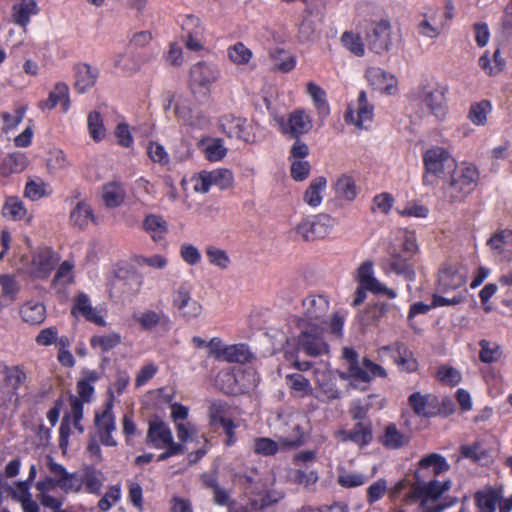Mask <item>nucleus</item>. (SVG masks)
Masks as SVG:
<instances>
[{
	"label": "nucleus",
	"instance_id": "obj_1",
	"mask_svg": "<svg viewBox=\"0 0 512 512\" xmlns=\"http://www.w3.org/2000/svg\"><path fill=\"white\" fill-rule=\"evenodd\" d=\"M479 172L473 165L456 168L447 185L443 187L444 199L450 204L463 202L478 185Z\"/></svg>",
	"mask_w": 512,
	"mask_h": 512
},
{
	"label": "nucleus",
	"instance_id": "obj_2",
	"mask_svg": "<svg viewBox=\"0 0 512 512\" xmlns=\"http://www.w3.org/2000/svg\"><path fill=\"white\" fill-rule=\"evenodd\" d=\"M300 334L296 339L297 350L308 356L317 357L328 352V344L323 338L327 326L298 322Z\"/></svg>",
	"mask_w": 512,
	"mask_h": 512
},
{
	"label": "nucleus",
	"instance_id": "obj_3",
	"mask_svg": "<svg viewBox=\"0 0 512 512\" xmlns=\"http://www.w3.org/2000/svg\"><path fill=\"white\" fill-rule=\"evenodd\" d=\"M334 226V219L326 213L311 215L301 220L295 227V232L304 241L310 242L325 238Z\"/></svg>",
	"mask_w": 512,
	"mask_h": 512
},
{
	"label": "nucleus",
	"instance_id": "obj_4",
	"mask_svg": "<svg viewBox=\"0 0 512 512\" xmlns=\"http://www.w3.org/2000/svg\"><path fill=\"white\" fill-rule=\"evenodd\" d=\"M445 93L446 89L442 86H424L418 92L417 100L429 114L441 120L447 114Z\"/></svg>",
	"mask_w": 512,
	"mask_h": 512
},
{
	"label": "nucleus",
	"instance_id": "obj_5",
	"mask_svg": "<svg viewBox=\"0 0 512 512\" xmlns=\"http://www.w3.org/2000/svg\"><path fill=\"white\" fill-rule=\"evenodd\" d=\"M426 173L423 176L424 184H432L430 175L440 176L446 168L455 166V161L450 153L442 147L428 149L423 155Z\"/></svg>",
	"mask_w": 512,
	"mask_h": 512
},
{
	"label": "nucleus",
	"instance_id": "obj_6",
	"mask_svg": "<svg viewBox=\"0 0 512 512\" xmlns=\"http://www.w3.org/2000/svg\"><path fill=\"white\" fill-rule=\"evenodd\" d=\"M220 78V70L215 64L200 61L190 69L189 86L193 93L203 89L204 94L209 92L213 83Z\"/></svg>",
	"mask_w": 512,
	"mask_h": 512
},
{
	"label": "nucleus",
	"instance_id": "obj_7",
	"mask_svg": "<svg viewBox=\"0 0 512 512\" xmlns=\"http://www.w3.org/2000/svg\"><path fill=\"white\" fill-rule=\"evenodd\" d=\"M60 261L59 255L49 247L38 248L32 255L27 273L35 279H46Z\"/></svg>",
	"mask_w": 512,
	"mask_h": 512
},
{
	"label": "nucleus",
	"instance_id": "obj_8",
	"mask_svg": "<svg viewBox=\"0 0 512 512\" xmlns=\"http://www.w3.org/2000/svg\"><path fill=\"white\" fill-rule=\"evenodd\" d=\"M304 317L298 322L308 324H320L327 326V313L329 311V301L322 295L308 296L303 300Z\"/></svg>",
	"mask_w": 512,
	"mask_h": 512
},
{
	"label": "nucleus",
	"instance_id": "obj_9",
	"mask_svg": "<svg viewBox=\"0 0 512 512\" xmlns=\"http://www.w3.org/2000/svg\"><path fill=\"white\" fill-rule=\"evenodd\" d=\"M391 25L387 20L373 24L366 32L367 47L374 53L381 54L390 49Z\"/></svg>",
	"mask_w": 512,
	"mask_h": 512
},
{
	"label": "nucleus",
	"instance_id": "obj_10",
	"mask_svg": "<svg viewBox=\"0 0 512 512\" xmlns=\"http://www.w3.org/2000/svg\"><path fill=\"white\" fill-rule=\"evenodd\" d=\"M452 483L450 480L440 482L435 478L429 479L423 483H413L409 492V498L421 499L423 502L439 499L446 491L450 490Z\"/></svg>",
	"mask_w": 512,
	"mask_h": 512
},
{
	"label": "nucleus",
	"instance_id": "obj_11",
	"mask_svg": "<svg viewBox=\"0 0 512 512\" xmlns=\"http://www.w3.org/2000/svg\"><path fill=\"white\" fill-rule=\"evenodd\" d=\"M449 467L446 459L440 454H429L419 461L418 468L414 474V483H423L429 479L435 478L439 474L447 471Z\"/></svg>",
	"mask_w": 512,
	"mask_h": 512
},
{
	"label": "nucleus",
	"instance_id": "obj_12",
	"mask_svg": "<svg viewBox=\"0 0 512 512\" xmlns=\"http://www.w3.org/2000/svg\"><path fill=\"white\" fill-rule=\"evenodd\" d=\"M280 125L283 134L292 139L300 138L301 135L310 132L313 127L311 117L303 109L292 111L286 122L281 119Z\"/></svg>",
	"mask_w": 512,
	"mask_h": 512
},
{
	"label": "nucleus",
	"instance_id": "obj_13",
	"mask_svg": "<svg viewBox=\"0 0 512 512\" xmlns=\"http://www.w3.org/2000/svg\"><path fill=\"white\" fill-rule=\"evenodd\" d=\"M173 440L171 429L157 415L149 419L146 443L156 449L165 448Z\"/></svg>",
	"mask_w": 512,
	"mask_h": 512
},
{
	"label": "nucleus",
	"instance_id": "obj_14",
	"mask_svg": "<svg viewBox=\"0 0 512 512\" xmlns=\"http://www.w3.org/2000/svg\"><path fill=\"white\" fill-rule=\"evenodd\" d=\"M357 280L363 288L375 294H386L393 299L397 296L396 292L387 288L373 276V263L371 261L363 262L357 270Z\"/></svg>",
	"mask_w": 512,
	"mask_h": 512
},
{
	"label": "nucleus",
	"instance_id": "obj_15",
	"mask_svg": "<svg viewBox=\"0 0 512 512\" xmlns=\"http://www.w3.org/2000/svg\"><path fill=\"white\" fill-rule=\"evenodd\" d=\"M173 305L187 319L196 318L202 310L199 302L191 298V289L187 285H181L175 291Z\"/></svg>",
	"mask_w": 512,
	"mask_h": 512
},
{
	"label": "nucleus",
	"instance_id": "obj_16",
	"mask_svg": "<svg viewBox=\"0 0 512 512\" xmlns=\"http://www.w3.org/2000/svg\"><path fill=\"white\" fill-rule=\"evenodd\" d=\"M373 111L374 107L368 102L366 92L361 91L357 99L356 115L349 107L345 114V120L360 129L366 128L365 124L372 121Z\"/></svg>",
	"mask_w": 512,
	"mask_h": 512
},
{
	"label": "nucleus",
	"instance_id": "obj_17",
	"mask_svg": "<svg viewBox=\"0 0 512 512\" xmlns=\"http://www.w3.org/2000/svg\"><path fill=\"white\" fill-rule=\"evenodd\" d=\"M71 313L74 316L81 315L87 321L95 323L99 326L105 325L103 316L100 315L96 308L92 307L88 295L83 292L79 293L75 297Z\"/></svg>",
	"mask_w": 512,
	"mask_h": 512
},
{
	"label": "nucleus",
	"instance_id": "obj_18",
	"mask_svg": "<svg viewBox=\"0 0 512 512\" xmlns=\"http://www.w3.org/2000/svg\"><path fill=\"white\" fill-rule=\"evenodd\" d=\"M408 402L414 413L418 416L430 418L438 412V400L435 396L414 392L409 396Z\"/></svg>",
	"mask_w": 512,
	"mask_h": 512
},
{
	"label": "nucleus",
	"instance_id": "obj_19",
	"mask_svg": "<svg viewBox=\"0 0 512 512\" xmlns=\"http://www.w3.org/2000/svg\"><path fill=\"white\" fill-rule=\"evenodd\" d=\"M338 437L344 442L351 441L360 447L366 446L373 438L371 422H357L351 430L339 431Z\"/></svg>",
	"mask_w": 512,
	"mask_h": 512
},
{
	"label": "nucleus",
	"instance_id": "obj_20",
	"mask_svg": "<svg viewBox=\"0 0 512 512\" xmlns=\"http://www.w3.org/2000/svg\"><path fill=\"white\" fill-rule=\"evenodd\" d=\"M220 127L229 138H237L245 142L249 141L250 133L246 119L226 115L221 118Z\"/></svg>",
	"mask_w": 512,
	"mask_h": 512
},
{
	"label": "nucleus",
	"instance_id": "obj_21",
	"mask_svg": "<svg viewBox=\"0 0 512 512\" xmlns=\"http://www.w3.org/2000/svg\"><path fill=\"white\" fill-rule=\"evenodd\" d=\"M365 76L374 89L392 94L396 90L395 77L379 67H370L366 70Z\"/></svg>",
	"mask_w": 512,
	"mask_h": 512
},
{
	"label": "nucleus",
	"instance_id": "obj_22",
	"mask_svg": "<svg viewBox=\"0 0 512 512\" xmlns=\"http://www.w3.org/2000/svg\"><path fill=\"white\" fill-rule=\"evenodd\" d=\"M74 87L78 93H85L91 89L97 81L99 70L89 64L81 63L75 66Z\"/></svg>",
	"mask_w": 512,
	"mask_h": 512
},
{
	"label": "nucleus",
	"instance_id": "obj_23",
	"mask_svg": "<svg viewBox=\"0 0 512 512\" xmlns=\"http://www.w3.org/2000/svg\"><path fill=\"white\" fill-rule=\"evenodd\" d=\"M383 350L391 351L393 353L395 363L407 372H414L417 370L418 363L414 358L413 353L406 347L405 344L396 342L390 346H385Z\"/></svg>",
	"mask_w": 512,
	"mask_h": 512
},
{
	"label": "nucleus",
	"instance_id": "obj_24",
	"mask_svg": "<svg viewBox=\"0 0 512 512\" xmlns=\"http://www.w3.org/2000/svg\"><path fill=\"white\" fill-rule=\"evenodd\" d=\"M101 196L107 208H117L126 198L125 186L117 180L109 181L102 186Z\"/></svg>",
	"mask_w": 512,
	"mask_h": 512
},
{
	"label": "nucleus",
	"instance_id": "obj_25",
	"mask_svg": "<svg viewBox=\"0 0 512 512\" xmlns=\"http://www.w3.org/2000/svg\"><path fill=\"white\" fill-rule=\"evenodd\" d=\"M389 268L392 272L403 276L408 281H413L415 279L412 257L405 255L403 252H397L394 250L390 253Z\"/></svg>",
	"mask_w": 512,
	"mask_h": 512
},
{
	"label": "nucleus",
	"instance_id": "obj_26",
	"mask_svg": "<svg viewBox=\"0 0 512 512\" xmlns=\"http://www.w3.org/2000/svg\"><path fill=\"white\" fill-rule=\"evenodd\" d=\"M58 104L62 105L63 112H67L70 107L69 87L64 82H58L54 89L49 93L48 99L39 103V107L44 109H53Z\"/></svg>",
	"mask_w": 512,
	"mask_h": 512
},
{
	"label": "nucleus",
	"instance_id": "obj_27",
	"mask_svg": "<svg viewBox=\"0 0 512 512\" xmlns=\"http://www.w3.org/2000/svg\"><path fill=\"white\" fill-rule=\"evenodd\" d=\"M201 481L205 488L212 490L214 504L218 506H227V508L229 507L232 502L230 499V493L226 489L220 487L216 472L203 473L201 475Z\"/></svg>",
	"mask_w": 512,
	"mask_h": 512
},
{
	"label": "nucleus",
	"instance_id": "obj_28",
	"mask_svg": "<svg viewBox=\"0 0 512 512\" xmlns=\"http://www.w3.org/2000/svg\"><path fill=\"white\" fill-rule=\"evenodd\" d=\"M466 282L465 276L455 267H444L438 274V286L442 292L455 290L462 287Z\"/></svg>",
	"mask_w": 512,
	"mask_h": 512
},
{
	"label": "nucleus",
	"instance_id": "obj_29",
	"mask_svg": "<svg viewBox=\"0 0 512 512\" xmlns=\"http://www.w3.org/2000/svg\"><path fill=\"white\" fill-rule=\"evenodd\" d=\"M488 245L503 259H512V231L504 229L496 232L489 240Z\"/></svg>",
	"mask_w": 512,
	"mask_h": 512
},
{
	"label": "nucleus",
	"instance_id": "obj_30",
	"mask_svg": "<svg viewBox=\"0 0 512 512\" xmlns=\"http://www.w3.org/2000/svg\"><path fill=\"white\" fill-rule=\"evenodd\" d=\"M70 222L79 230L86 229L89 222L96 223L91 206L84 201H79L70 213Z\"/></svg>",
	"mask_w": 512,
	"mask_h": 512
},
{
	"label": "nucleus",
	"instance_id": "obj_31",
	"mask_svg": "<svg viewBox=\"0 0 512 512\" xmlns=\"http://www.w3.org/2000/svg\"><path fill=\"white\" fill-rule=\"evenodd\" d=\"M37 13V4L34 0H22L13 5L12 19L15 24L25 28L30 21V17Z\"/></svg>",
	"mask_w": 512,
	"mask_h": 512
},
{
	"label": "nucleus",
	"instance_id": "obj_32",
	"mask_svg": "<svg viewBox=\"0 0 512 512\" xmlns=\"http://www.w3.org/2000/svg\"><path fill=\"white\" fill-rule=\"evenodd\" d=\"M20 315L24 322L39 325L46 318V308L40 302L27 301L20 308Z\"/></svg>",
	"mask_w": 512,
	"mask_h": 512
},
{
	"label": "nucleus",
	"instance_id": "obj_33",
	"mask_svg": "<svg viewBox=\"0 0 512 512\" xmlns=\"http://www.w3.org/2000/svg\"><path fill=\"white\" fill-rule=\"evenodd\" d=\"M97 433L100 432H114L116 430V421L113 414V399L112 397L105 403L104 410L99 413L96 412L94 419Z\"/></svg>",
	"mask_w": 512,
	"mask_h": 512
},
{
	"label": "nucleus",
	"instance_id": "obj_34",
	"mask_svg": "<svg viewBox=\"0 0 512 512\" xmlns=\"http://www.w3.org/2000/svg\"><path fill=\"white\" fill-rule=\"evenodd\" d=\"M306 91L312 98L319 118L324 120L330 114V107L326 100V92L314 82H309L307 84Z\"/></svg>",
	"mask_w": 512,
	"mask_h": 512
},
{
	"label": "nucleus",
	"instance_id": "obj_35",
	"mask_svg": "<svg viewBox=\"0 0 512 512\" xmlns=\"http://www.w3.org/2000/svg\"><path fill=\"white\" fill-rule=\"evenodd\" d=\"M205 157L209 161H220L226 156L227 149L220 138H203L199 141Z\"/></svg>",
	"mask_w": 512,
	"mask_h": 512
},
{
	"label": "nucleus",
	"instance_id": "obj_36",
	"mask_svg": "<svg viewBox=\"0 0 512 512\" xmlns=\"http://www.w3.org/2000/svg\"><path fill=\"white\" fill-rule=\"evenodd\" d=\"M380 442L389 449H400L409 444V437L400 432L395 424L390 423L386 426Z\"/></svg>",
	"mask_w": 512,
	"mask_h": 512
},
{
	"label": "nucleus",
	"instance_id": "obj_37",
	"mask_svg": "<svg viewBox=\"0 0 512 512\" xmlns=\"http://www.w3.org/2000/svg\"><path fill=\"white\" fill-rule=\"evenodd\" d=\"M144 230L154 241H160L168 232L167 222L159 215L149 214L143 221Z\"/></svg>",
	"mask_w": 512,
	"mask_h": 512
},
{
	"label": "nucleus",
	"instance_id": "obj_38",
	"mask_svg": "<svg viewBox=\"0 0 512 512\" xmlns=\"http://www.w3.org/2000/svg\"><path fill=\"white\" fill-rule=\"evenodd\" d=\"M258 476V470L256 468H252L249 472L234 473L233 480L246 491L259 495L261 491L258 487V484L260 483V478Z\"/></svg>",
	"mask_w": 512,
	"mask_h": 512
},
{
	"label": "nucleus",
	"instance_id": "obj_39",
	"mask_svg": "<svg viewBox=\"0 0 512 512\" xmlns=\"http://www.w3.org/2000/svg\"><path fill=\"white\" fill-rule=\"evenodd\" d=\"M501 498L500 492L495 489L486 492L479 491L475 494V502L479 512H495Z\"/></svg>",
	"mask_w": 512,
	"mask_h": 512
},
{
	"label": "nucleus",
	"instance_id": "obj_40",
	"mask_svg": "<svg viewBox=\"0 0 512 512\" xmlns=\"http://www.w3.org/2000/svg\"><path fill=\"white\" fill-rule=\"evenodd\" d=\"M326 178L317 177L313 179L304 193V201L311 207H317L322 202V192L326 188Z\"/></svg>",
	"mask_w": 512,
	"mask_h": 512
},
{
	"label": "nucleus",
	"instance_id": "obj_41",
	"mask_svg": "<svg viewBox=\"0 0 512 512\" xmlns=\"http://www.w3.org/2000/svg\"><path fill=\"white\" fill-rule=\"evenodd\" d=\"M135 318L144 330H152L158 325H168L170 323L169 317L162 311L147 310Z\"/></svg>",
	"mask_w": 512,
	"mask_h": 512
},
{
	"label": "nucleus",
	"instance_id": "obj_42",
	"mask_svg": "<svg viewBox=\"0 0 512 512\" xmlns=\"http://www.w3.org/2000/svg\"><path fill=\"white\" fill-rule=\"evenodd\" d=\"M337 197L352 201L357 195L356 184L354 179L348 175H341L334 185Z\"/></svg>",
	"mask_w": 512,
	"mask_h": 512
},
{
	"label": "nucleus",
	"instance_id": "obj_43",
	"mask_svg": "<svg viewBox=\"0 0 512 512\" xmlns=\"http://www.w3.org/2000/svg\"><path fill=\"white\" fill-rule=\"evenodd\" d=\"M492 105L489 100H481L480 102H476L471 104L468 118L469 120L478 126H483L487 122V115L491 112Z\"/></svg>",
	"mask_w": 512,
	"mask_h": 512
},
{
	"label": "nucleus",
	"instance_id": "obj_44",
	"mask_svg": "<svg viewBox=\"0 0 512 512\" xmlns=\"http://www.w3.org/2000/svg\"><path fill=\"white\" fill-rule=\"evenodd\" d=\"M221 355L223 360L230 363H245L250 361L252 357L247 347L243 344L225 347Z\"/></svg>",
	"mask_w": 512,
	"mask_h": 512
},
{
	"label": "nucleus",
	"instance_id": "obj_45",
	"mask_svg": "<svg viewBox=\"0 0 512 512\" xmlns=\"http://www.w3.org/2000/svg\"><path fill=\"white\" fill-rule=\"evenodd\" d=\"M286 383L293 393L303 397L312 393L310 381L300 373H292L286 376Z\"/></svg>",
	"mask_w": 512,
	"mask_h": 512
},
{
	"label": "nucleus",
	"instance_id": "obj_46",
	"mask_svg": "<svg viewBox=\"0 0 512 512\" xmlns=\"http://www.w3.org/2000/svg\"><path fill=\"white\" fill-rule=\"evenodd\" d=\"M480 353L479 359L483 363H494L502 357V349L499 344L482 339L479 342Z\"/></svg>",
	"mask_w": 512,
	"mask_h": 512
},
{
	"label": "nucleus",
	"instance_id": "obj_47",
	"mask_svg": "<svg viewBox=\"0 0 512 512\" xmlns=\"http://www.w3.org/2000/svg\"><path fill=\"white\" fill-rule=\"evenodd\" d=\"M121 343L119 333L113 332L108 335L93 336L90 339V345L94 349H100L102 352H108Z\"/></svg>",
	"mask_w": 512,
	"mask_h": 512
},
{
	"label": "nucleus",
	"instance_id": "obj_48",
	"mask_svg": "<svg viewBox=\"0 0 512 512\" xmlns=\"http://www.w3.org/2000/svg\"><path fill=\"white\" fill-rule=\"evenodd\" d=\"M88 130L91 138L95 141L102 140L106 135L103 119L99 112L92 111L87 118Z\"/></svg>",
	"mask_w": 512,
	"mask_h": 512
},
{
	"label": "nucleus",
	"instance_id": "obj_49",
	"mask_svg": "<svg viewBox=\"0 0 512 512\" xmlns=\"http://www.w3.org/2000/svg\"><path fill=\"white\" fill-rule=\"evenodd\" d=\"M5 382L17 394L19 387L26 381V373L20 366L5 367Z\"/></svg>",
	"mask_w": 512,
	"mask_h": 512
},
{
	"label": "nucleus",
	"instance_id": "obj_50",
	"mask_svg": "<svg viewBox=\"0 0 512 512\" xmlns=\"http://www.w3.org/2000/svg\"><path fill=\"white\" fill-rule=\"evenodd\" d=\"M1 296L9 299V301L16 300L17 294L20 290L16 278L12 275H0Z\"/></svg>",
	"mask_w": 512,
	"mask_h": 512
},
{
	"label": "nucleus",
	"instance_id": "obj_51",
	"mask_svg": "<svg viewBox=\"0 0 512 512\" xmlns=\"http://www.w3.org/2000/svg\"><path fill=\"white\" fill-rule=\"evenodd\" d=\"M391 307V304L383 302H378L367 307L364 313V321L367 324L377 323L380 319L386 316Z\"/></svg>",
	"mask_w": 512,
	"mask_h": 512
},
{
	"label": "nucleus",
	"instance_id": "obj_52",
	"mask_svg": "<svg viewBox=\"0 0 512 512\" xmlns=\"http://www.w3.org/2000/svg\"><path fill=\"white\" fill-rule=\"evenodd\" d=\"M343 46L356 56L364 55V44L358 34L344 32L341 36Z\"/></svg>",
	"mask_w": 512,
	"mask_h": 512
},
{
	"label": "nucleus",
	"instance_id": "obj_53",
	"mask_svg": "<svg viewBox=\"0 0 512 512\" xmlns=\"http://www.w3.org/2000/svg\"><path fill=\"white\" fill-rule=\"evenodd\" d=\"M69 403L71 407L70 411V420L72 419V423L74 428L79 432H84V427L81 424V421L83 419V406L82 401L79 400L75 395L71 394L69 396Z\"/></svg>",
	"mask_w": 512,
	"mask_h": 512
},
{
	"label": "nucleus",
	"instance_id": "obj_54",
	"mask_svg": "<svg viewBox=\"0 0 512 512\" xmlns=\"http://www.w3.org/2000/svg\"><path fill=\"white\" fill-rule=\"evenodd\" d=\"M2 213L5 217H9L12 220H21L25 216L26 210L20 200L11 197L6 201Z\"/></svg>",
	"mask_w": 512,
	"mask_h": 512
},
{
	"label": "nucleus",
	"instance_id": "obj_55",
	"mask_svg": "<svg viewBox=\"0 0 512 512\" xmlns=\"http://www.w3.org/2000/svg\"><path fill=\"white\" fill-rule=\"evenodd\" d=\"M228 56L236 64H246L252 57V52L243 43L237 42L228 49Z\"/></svg>",
	"mask_w": 512,
	"mask_h": 512
},
{
	"label": "nucleus",
	"instance_id": "obj_56",
	"mask_svg": "<svg viewBox=\"0 0 512 512\" xmlns=\"http://www.w3.org/2000/svg\"><path fill=\"white\" fill-rule=\"evenodd\" d=\"M147 154L149 158L162 166H166L170 162V158L165 148L157 142H149L147 146Z\"/></svg>",
	"mask_w": 512,
	"mask_h": 512
},
{
	"label": "nucleus",
	"instance_id": "obj_57",
	"mask_svg": "<svg viewBox=\"0 0 512 512\" xmlns=\"http://www.w3.org/2000/svg\"><path fill=\"white\" fill-rule=\"evenodd\" d=\"M211 177L212 186L226 189L232 185L233 175L228 169H217L208 172Z\"/></svg>",
	"mask_w": 512,
	"mask_h": 512
},
{
	"label": "nucleus",
	"instance_id": "obj_58",
	"mask_svg": "<svg viewBox=\"0 0 512 512\" xmlns=\"http://www.w3.org/2000/svg\"><path fill=\"white\" fill-rule=\"evenodd\" d=\"M31 483L29 481H18L16 483L17 490H15L12 486L9 484L3 485V487L6 489V491L9 492L12 499L22 503L24 499H32L31 493L29 492Z\"/></svg>",
	"mask_w": 512,
	"mask_h": 512
},
{
	"label": "nucleus",
	"instance_id": "obj_59",
	"mask_svg": "<svg viewBox=\"0 0 512 512\" xmlns=\"http://www.w3.org/2000/svg\"><path fill=\"white\" fill-rule=\"evenodd\" d=\"M206 255L211 264L221 269H226L230 264L227 253L222 249L210 246L206 249Z\"/></svg>",
	"mask_w": 512,
	"mask_h": 512
},
{
	"label": "nucleus",
	"instance_id": "obj_60",
	"mask_svg": "<svg viewBox=\"0 0 512 512\" xmlns=\"http://www.w3.org/2000/svg\"><path fill=\"white\" fill-rule=\"evenodd\" d=\"M278 443L270 438H257L254 444V451L264 456H272L278 452Z\"/></svg>",
	"mask_w": 512,
	"mask_h": 512
},
{
	"label": "nucleus",
	"instance_id": "obj_61",
	"mask_svg": "<svg viewBox=\"0 0 512 512\" xmlns=\"http://www.w3.org/2000/svg\"><path fill=\"white\" fill-rule=\"evenodd\" d=\"M418 33L426 38H437L441 33V27L432 23V17L424 15V18L418 23Z\"/></svg>",
	"mask_w": 512,
	"mask_h": 512
},
{
	"label": "nucleus",
	"instance_id": "obj_62",
	"mask_svg": "<svg viewBox=\"0 0 512 512\" xmlns=\"http://www.w3.org/2000/svg\"><path fill=\"white\" fill-rule=\"evenodd\" d=\"M72 268L73 266L68 261H64L54 276L53 285L66 286L71 284L73 282Z\"/></svg>",
	"mask_w": 512,
	"mask_h": 512
},
{
	"label": "nucleus",
	"instance_id": "obj_63",
	"mask_svg": "<svg viewBox=\"0 0 512 512\" xmlns=\"http://www.w3.org/2000/svg\"><path fill=\"white\" fill-rule=\"evenodd\" d=\"M369 477L361 473H347L338 477V483L344 488H354L364 485Z\"/></svg>",
	"mask_w": 512,
	"mask_h": 512
},
{
	"label": "nucleus",
	"instance_id": "obj_64",
	"mask_svg": "<svg viewBox=\"0 0 512 512\" xmlns=\"http://www.w3.org/2000/svg\"><path fill=\"white\" fill-rule=\"evenodd\" d=\"M387 491V481L385 479H378L372 483L367 489V502L373 504L380 500Z\"/></svg>",
	"mask_w": 512,
	"mask_h": 512
}]
</instances>
